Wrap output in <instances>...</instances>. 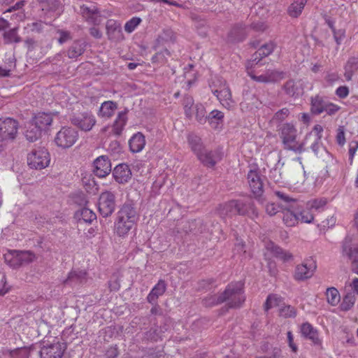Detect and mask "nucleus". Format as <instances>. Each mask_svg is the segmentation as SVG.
<instances>
[{"label": "nucleus", "mask_w": 358, "mask_h": 358, "mask_svg": "<svg viewBox=\"0 0 358 358\" xmlns=\"http://www.w3.org/2000/svg\"><path fill=\"white\" fill-rule=\"evenodd\" d=\"M278 134L281 139L283 148L296 154H301L306 150L305 138L299 142L297 140V129L292 122H286L280 125Z\"/></svg>", "instance_id": "1"}, {"label": "nucleus", "mask_w": 358, "mask_h": 358, "mask_svg": "<svg viewBox=\"0 0 358 358\" xmlns=\"http://www.w3.org/2000/svg\"><path fill=\"white\" fill-rule=\"evenodd\" d=\"M244 283L241 281L229 283L220 294V301L226 302L229 308H239L245 301Z\"/></svg>", "instance_id": "2"}, {"label": "nucleus", "mask_w": 358, "mask_h": 358, "mask_svg": "<svg viewBox=\"0 0 358 358\" xmlns=\"http://www.w3.org/2000/svg\"><path fill=\"white\" fill-rule=\"evenodd\" d=\"M248 183L251 192L257 201L263 204L266 201L264 196V180L263 176L257 169L250 170L247 175Z\"/></svg>", "instance_id": "3"}, {"label": "nucleus", "mask_w": 358, "mask_h": 358, "mask_svg": "<svg viewBox=\"0 0 358 358\" xmlns=\"http://www.w3.org/2000/svg\"><path fill=\"white\" fill-rule=\"evenodd\" d=\"M210 87L213 94L216 96L224 107L227 108L231 107L233 103L231 92L224 80L218 78L213 82Z\"/></svg>", "instance_id": "4"}, {"label": "nucleus", "mask_w": 358, "mask_h": 358, "mask_svg": "<svg viewBox=\"0 0 358 358\" xmlns=\"http://www.w3.org/2000/svg\"><path fill=\"white\" fill-rule=\"evenodd\" d=\"M50 162V154L44 147L36 148L27 155V164L31 169L41 170L47 167Z\"/></svg>", "instance_id": "5"}, {"label": "nucleus", "mask_w": 358, "mask_h": 358, "mask_svg": "<svg viewBox=\"0 0 358 358\" xmlns=\"http://www.w3.org/2000/svg\"><path fill=\"white\" fill-rule=\"evenodd\" d=\"M340 107L329 102L326 98L316 95L311 98L310 110L313 115H320L325 113L327 115H334Z\"/></svg>", "instance_id": "6"}, {"label": "nucleus", "mask_w": 358, "mask_h": 358, "mask_svg": "<svg viewBox=\"0 0 358 358\" xmlns=\"http://www.w3.org/2000/svg\"><path fill=\"white\" fill-rule=\"evenodd\" d=\"M78 138V131L69 127H63L56 134L55 142L63 149L71 148Z\"/></svg>", "instance_id": "7"}, {"label": "nucleus", "mask_w": 358, "mask_h": 358, "mask_svg": "<svg viewBox=\"0 0 358 358\" xmlns=\"http://www.w3.org/2000/svg\"><path fill=\"white\" fill-rule=\"evenodd\" d=\"M18 122L11 117H0V142L13 141L17 136Z\"/></svg>", "instance_id": "8"}, {"label": "nucleus", "mask_w": 358, "mask_h": 358, "mask_svg": "<svg viewBox=\"0 0 358 358\" xmlns=\"http://www.w3.org/2000/svg\"><path fill=\"white\" fill-rule=\"evenodd\" d=\"M115 196L110 192H102L99 199V211L103 217L110 216L115 208Z\"/></svg>", "instance_id": "9"}, {"label": "nucleus", "mask_w": 358, "mask_h": 358, "mask_svg": "<svg viewBox=\"0 0 358 358\" xmlns=\"http://www.w3.org/2000/svg\"><path fill=\"white\" fill-rule=\"evenodd\" d=\"M238 215L248 216L255 220L259 217L257 208L251 196L236 199Z\"/></svg>", "instance_id": "10"}, {"label": "nucleus", "mask_w": 358, "mask_h": 358, "mask_svg": "<svg viewBox=\"0 0 358 358\" xmlns=\"http://www.w3.org/2000/svg\"><path fill=\"white\" fill-rule=\"evenodd\" d=\"M201 163L208 168L214 167L222 158L220 149L208 150L206 148L196 156Z\"/></svg>", "instance_id": "11"}, {"label": "nucleus", "mask_w": 358, "mask_h": 358, "mask_svg": "<svg viewBox=\"0 0 358 358\" xmlns=\"http://www.w3.org/2000/svg\"><path fill=\"white\" fill-rule=\"evenodd\" d=\"M71 122L81 130L88 131L96 124V120L92 113L85 112L72 116L71 117Z\"/></svg>", "instance_id": "12"}, {"label": "nucleus", "mask_w": 358, "mask_h": 358, "mask_svg": "<svg viewBox=\"0 0 358 358\" xmlns=\"http://www.w3.org/2000/svg\"><path fill=\"white\" fill-rule=\"evenodd\" d=\"M315 262L310 260L296 266L294 278L297 281H303L310 278L316 269Z\"/></svg>", "instance_id": "13"}, {"label": "nucleus", "mask_w": 358, "mask_h": 358, "mask_svg": "<svg viewBox=\"0 0 358 358\" xmlns=\"http://www.w3.org/2000/svg\"><path fill=\"white\" fill-rule=\"evenodd\" d=\"M66 348V344L59 341L44 345L40 350L41 358H62Z\"/></svg>", "instance_id": "14"}, {"label": "nucleus", "mask_w": 358, "mask_h": 358, "mask_svg": "<svg viewBox=\"0 0 358 358\" xmlns=\"http://www.w3.org/2000/svg\"><path fill=\"white\" fill-rule=\"evenodd\" d=\"M250 77L255 81L262 83H277L285 77V73L276 69H268L262 75L256 76L252 72L249 73Z\"/></svg>", "instance_id": "15"}, {"label": "nucleus", "mask_w": 358, "mask_h": 358, "mask_svg": "<svg viewBox=\"0 0 358 358\" xmlns=\"http://www.w3.org/2000/svg\"><path fill=\"white\" fill-rule=\"evenodd\" d=\"M323 127L320 124H315L312 131L308 133L305 136L306 145L310 143V148L315 154H317L321 145Z\"/></svg>", "instance_id": "16"}, {"label": "nucleus", "mask_w": 358, "mask_h": 358, "mask_svg": "<svg viewBox=\"0 0 358 358\" xmlns=\"http://www.w3.org/2000/svg\"><path fill=\"white\" fill-rule=\"evenodd\" d=\"M117 218L136 224L138 217L134 204L131 201L125 202L118 211Z\"/></svg>", "instance_id": "17"}, {"label": "nucleus", "mask_w": 358, "mask_h": 358, "mask_svg": "<svg viewBox=\"0 0 358 358\" xmlns=\"http://www.w3.org/2000/svg\"><path fill=\"white\" fill-rule=\"evenodd\" d=\"M343 253L352 261V270L358 275V244L352 247L351 239L345 238L343 242Z\"/></svg>", "instance_id": "18"}, {"label": "nucleus", "mask_w": 358, "mask_h": 358, "mask_svg": "<svg viewBox=\"0 0 358 358\" xmlns=\"http://www.w3.org/2000/svg\"><path fill=\"white\" fill-rule=\"evenodd\" d=\"M106 34L110 41L119 42L124 39L121 24L117 20L110 19L106 24Z\"/></svg>", "instance_id": "19"}, {"label": "nucleus", "mask_w": 358, "mask_h": 358, "mask_svg": "<svg viewBox=\"0 0 358 358\" xmlns=\"http://www.w3.org/2000/svg\"><path fill=\"white\" fill-rule=\"evenodd\" d=\"M94 173L99 177L104 178L111 172V163L106 155H101L94 161Z\"/></svg>", "instance_id": "20"}, {"label": "nucleus", "mask_w": 358, "mask_h": 358, "mask_svg": "<svg viewBox=\"0 0 358 358\" xmlns=\"http://www.w3.org/2000/svg\"><path fill=\"white\" fill-rule=\"evenodd\" d=\"M249 32V28L243 23L234 24L228 34V40L232 43L243 41Z\"/></svg>", "instance_id": "21"}, {"label": "nucleus", "mask_w": 358, "mask_h": 358, "mask_svg": "<svg viewBox=\"0 0 358 358\" xmlns=\"http://www.w3.org/2000/svg\"><path fill=\"white\" fill-rule=\"evenodd\" d=\"M282 91L288 97L296 99L303 94L301 84L294 79L287 80L281 87Z\"/></svg>", "instance_id": "22"}, {"label": "nucleus", "mask_w": 358, "mask_h": 358, "mask_svg": "<svg viewBox=\"0 0 358 358\" xmlns=\"http://www.w3.org/2000/svg\"><path fill=\"white\" fill-rule=\"evenodd\" d=\"M113 176L116 182L120 184H124L131 178V171L126 164L117 165L113 171Z\"/></svg>", "instance_id": "23"}, {"label": "nucleus", "mask_w": 358, "mask_h": 358, "mask_svg": "<svg viewBox=\"0 0 358 358\" xmlns=\"http://www.w3.org/2000/svg\"><path fill=\"white\" fill-rule=\"evenodd\" d=\"M300 331L303 337L308 339L315 345H320L321 340L319 338L317 330L309 322H304L301 325Z\"/></svg>", "instance_id": "24"}, {"label": "nucleus", "mask_w": 358, "mask_h": 358, "mask_svg": "<svg viewBox=\"0 0 358 358\" xmlns=\"http://www.w3.org/2000/svg\"><path fill=\"white\" fill-rule=\"evenodd\" d=\"M297 207L298 204H292L285 206V208L282 209L285 210V212H283L282 220L287 227L294 226L298 222L299 217L297 213Z\"/></svg>", "instance_id": "25"}, {"label": "nucleus", "mask_w": 358, "mask_h": 358, "mask_svg": "<svg viewBox=\"0 0 358 358\" xmlns=\"http://www.w3.org/2000/svg\"><path fill=\"white\" fill-rule=\"evenodd\" d=\"M276 45L273 41H269L260 46L252 55V62L257 64L263 58L269 56L274 51Z\"/></svg>", "instance_id": "26"}, {"label": "nucleus", "mask_w": 358, "mask_h": 358, "mask_svg": "<svg viewBox=\"0 0 358 358\" xmlns=\"http://www.w3.org/2000/svg\"><path fill=\"white\" fill-rule=\"evenodd\" d=\"M87 272L83 270L71 271L66 279L63 282L64 285L75 286L85 282L87 281Z\"/></svg>", "instance_id": "27"}, {"label": "nucleus", "mask_w": 358, "mask_h": 358, "mask_svg": "<svg viewBox=\"0 0 358 358\" xmlns=\"http://www.w3.org/2000/svg\"><path fill=\"white\" fill-rule=\"evenodd\" d=\"M80 12L87 22L92 24L97 23L99 11L95 5H83L80 6Z\"/></svg>", "instance_id": "28"}, {"label": "nucleus", "mask_w": 358, "mask_h": 358, "mask_svg": "<svg viewBox=\"0 0 358 358\" xmlns=\"http://www.w3.org/2000/svg\"><path fill=\"white\" fill-rule=\"evenodd\" d=\"M218 212L223 219L238 215L236 199L231 200L222 205H220Z\"/></svg>", "instance_id": "29"}, {"label": "nucleus", "mask_w": 358, "mask_h": 358, "mask_svg": "<svg viewBox=\"0 0 358 358\" xmlns=\"http://www.w3.org/2000/svg\"><path fill=\"white\" fill-rule=\"evenodd\" d=\"M166 289V285L164 280H160L154 286L147 296L148 301L151 304H155L158 298L163 295Z\"/></svg>", "instance_id": "30"}, {"label": "nucleus", "mask_w": 358, "mask_h": 358, "mask_svg": "<svg viewBox=\"0 0 358 358\" xmlns=\"http://www.w3.org/2000/svg\"><path fill=\"white\" fill-rule=\"evenodd\" d=\"M86 43L82 39L76 40L67 50V56L70 59H76L85 51Z\"/></svg>", "instance_id": "31"}, {"label": "nucleus", "mask_w": 358, "mask_h": 358, "mask_svg": "<svg viewBox=\"0 0 358 358\" xmlns=\"http://www.w3.org/2000/svg\"><path fill=\"white\" fill-rule=\"evenodd\" d=\"M128 110L125 109L117 114V116L113 124L112 131L116 136H120L127 122Z\"/></svg>", "instance_id": "32"}, {"label": "nucleus", "mask_w": 358, "mask_h": 358, "mask_svg": "<svg viewBox=\"0 0 358 358\" xmlns=\"http://www.w3.org/2000/svg\"><path fill=\"white\" fill-rule=\"evenodd\" d=\"M33 123L42 131L45 130L52 122L50 113H38L33 119Z\"/></svg>", "instance_id": "33"}, {"label": "nucleus", "mask_w": 358, "mask_h": 358, "mask_svg": "<svg viewBox=\"0 0 358 358\" xmlns=\"http://www.w3.org/2000/svg\"><path fill=\"white\" fill-rule=\"evenodd\" d=\"M117 104L113 101H106L101 103L99 110L98 115L101 117L109 118L112 117L116 109Z\"/></svg>", "instance_id": "34"}, {"label": "nucleus", "mask_w": 358, "mask_h": 358, "mask_svg": "<svg viewBox=\"0 0 358 358\" xmlns=\"http://www.w3.org/2000/svg\"><path fill=\"white\" fill-rule=\"evenodd\" d=\"M187 141L192 151L196 155V156L199 155L206 148L203 144L201 138L194 134H190L188 135Z\"/></svg>", "instance_id": "35"}, {"label": "nucleus", "mask_w": 358, "mask_h": 358, "mask_svg": "<svg viewBox=\"0 0 358 358\" xmlns=\"http://www.w3.org/2000/svg\"><path fill=\"white\" fill-rule=\"evenodd\" d=\"M129 148L132 152H139L141 151L145 145V136L140 132L134 134L129 140Z\"/></svg>", "instance_id": "36"}, {"label": "nucleus", "mask_w": 358, "mask_h": 358, "mask_svg": "<svg viewBox=\"0 0 358 358\" xmlns=\"http://www.w3.org/2000/svg\"><path fill=\"white\" fill-rule=\"evenodd\" d=\"M308 0H294L287 8L288 15L296 18L301 15Z\"/></svg>", "instance_id": "37"}, {"label": "nucleus", "mask_w": 358, "mask_h": 358, "mask_svg": "<svg viewBox=\"0 0 358 358\" xmlns=\"http://www.w3.org/2000/svg\"><path fill=\"white\" fill-rule=\"evenodd\" d=\"M135 224H132L129 222L123 221L122 219L117 218L115 222V231L117 236H124L132 229Z\"/></svg>", "instance_id": "38"}, {"label": "nucleus", "mask_w": 358, "mask_h": 358, "mask_svg": "<svg viewBox=\"0 0 358 358\" xmlns=\"http://www.w3.org/2000/svg\"><path fill=\"white\" fill-rule=\"evenodd\" d=\"M17 27L4 31L3 33V39L5 44L19 43L22 41L21 37L17 34Z\"/></svg>", "instance_id": "39"}, {"label": "nucleus", "mask_w": 358, "mask_h": 358, "mask_svg": "<svg viewBox=\"0 0 358 358\" xmlns=\"http://www.w3.org/2000/svg\"><path fill=\"white\" fill-rule=\"evenodd\" d=\"M185 230L186 233L201 234L205 230V226L201 220H194L188 222Z\"/></svg>", "instance_id": "40"}, {"label": "nucleus", "mask_w": 358, "mask_h": 358, "mask_svg": "<svg viewBox=\"0 0 358 358\" xmlns=\"http://www.w3.org/2000/svg\"><path fill=\"white\" fill-rule=\"evenodd\" d=\"M42 130L35 125L33 122L25 131V137L30 142L38 140L41 136Z\"/></svg>", "instance_id": "41"}, {"label": "nucleus", "mask_w": 358, "mask_h": 358, "mask_svg": "<svg viewBox=\"0 0 358 358\" xmlns=\"http://www.w3.org/2000/svg\"><path fill=\"white\" fill-rule=\"evenodd\" d=\"M193 116H195L196 121L203 124L207 122V115L206 108L201 103H196L194 106Z\"/></svg>", "instance_id": "42"}, {"label": "nucleus", "mask_w": 358, "mask_h": 358, "mask_svg": "<svg viewBox=\"0 0 358 358\" xmlns=\"http://www.w3.org/2000/svg\"><path fill=\"white\" fill-rule=\"evenodd\" d=\"M207 117L208 123L215 128L222 122L224 113L218 110H213L207 115Z\"/></svg>", "instance_id": "43"}, {"label": "nucleus", "mask_w": 358, "mask_h": 358, "mask_svg": "<svg viewBox=\"0 0 358 358\" xmlns=\"http://www.w3.org/2000/svg\"><path fill=\"white\" fill-rule=\"evenodd\" d=\"M182 106L185 110V114L188 119L193 117V112L194 101L192 96L189 95H185L182 99Z\"/></svg>", "instance_id": "44"}, {"label": "nucleus", "mask_w": 358, "mask_h": 358, "mask_svg": "<svg viewBox=\"0 0 358 358\" xmlns=\"http://www.w3.org/2000/svg\"><path fill=\"white\" fill-rule=\"evenodd\" d=\"M327 302L331 306H336L340 301V294L335 287L327 288L326 291Z\"/></svg>", "instance_id": "45"}, {"label": "nucleus", "mask_w": 358, "mask_h": 358, "mask_svg": "<svg viewBox=\"0 0 358 358\" xmlns=\"http://www.w3.org/2000/svg\"><path fill=\"white\" fill-rule=\"evenodd\" d=\"M272 252L275 257L284 262L290 261L293 258L292 255L289 252L285 250L277 245L272 247Z\"/></svg>", "instance_id": "46"}, {"label": "nucleus", "mask_w": 358, "mask_h": 358, "mask_svg": "<svg viewBox=\"0 0 358 358\" xmlns=\"http://www.w3.org/2000/svg\"><path fill=\"white\" fill-rule=\"evenodd\" d=\"M3 355H8L11 358H28L29 351L25 348H16L15 350H5Z\"/></svg>", "instance_id": "47"}, {"label": "nucleus", "mask_w": 358, "mask_h": 358, "mask_svg": "<svg viewBox=\"0 0 358 358\" xmlns=\"http://www.w3.org/2000/svg\"><path fill=\"white\" fill-rule=\"evenodd\" d=\"M356 301L355 295L353 293H348L345 295L341 304V309L344 311L350 310Z\"/></svg>", "instance_id": "48"}, {"label": "nucleus", "mask_w": 358, "mask_h": 358, "mask_svg": "<svg viewBox=\"0 0 358 358\" xmlns=\"http://www.w3.org/2000/svg\"><path fill=\"white\" fill-rule=\"evenodd\" d=\"M275 194L281 200V203L279 204L281 209L285 208V206L296 205L298 204L297 201L292 198H290L288 195L280 191L275 192Z\"/></svg>", "instance_id": "49"}, {"label": "nucleus", "mask_w": 358, "mask_h": 358, "mask_svg": "<svg viewBox=\"0 0 358 358\" xmlns=\"http://www.w3.org/2000/svg\"><path fill=\"white\" fill-rule=\"evenodd\" d=\"M326 205L327 200L325 199H316L307 203V208L321 212L324 210Z\"/></svg>", "instance_id": "50"}, {"label": "nucleus", "mask_w": 358, "mask_h": 358, "mask_svg": "<svg viewBox=\"0 0 358 358\" xmlns=\"http://www.w3.org/2000/svg\"><path fill=\"white\" fill-rule=\"evenodd\" d=\"M6 262H8L9 266L13 268H18L22 266L21 261H20L17 251H14L13 253L5 257Z\"/></svg>", "instance_id": "51"}, {"label": "nucleus", "mask_w": 358, "mask_h": 358, "mask_svg": "<svg viewBox=\"0 0 358 358\" xmlns=\"http://www.w3.org/2000/svg\"><path fill=\"white\" fill-rule=\"evenodd\" d=\"M17 253L22 265L32 262L36 258L34 253L29 250L17 251Z\"/></svg>", "instance_id": "52"}, {"label": "nucleus", "mask_w": 358, "mask_h": 358, "mask_svg": "<svg viewBox=\"0 0 358 358\" xmlns=\"http://www.w3.org/2000/svg\"><path fill=\"white\" fill-rule=\"evenodd\" d=\"M310 210L309 208H307L306 210H300L298 206L297 213L299 217V221L300 220L301 222L304 223H311L314 220V217L313 215L310 212Z\"/></svg>", "instance_id": "53"}, {"label": "nucleus", "mask_w": 358, "mask_h": 358, "mask_svg": "<svg viewBox=\"0 0 358 358\" xmlns=\"http://www.w3.org/2000/svg\"><path fill=\"white\" fill-rule=\"evenodd\" d=\"M56 33L59 35L57 42L60 45H62L73 38L71 32L68 30L58 29H57Z\"/></svg>", "instance_id": "54"}, {"label": "nucleus", "mask_w": 358, "mask_h": 358, "mask_svg": "<svg viewBox=\"0 0 358 358\" xmlns=\"http://www.w3.org/2000/svg\"><path fill=\"white\" fill-rule=\"evenodd\" d=\"M81 220L85 222L91 223L96 219V214L89 208H84L80 211Z\"/></svg>", "instance_id": "55"}, {"label": "nucleus", "mask_w": 358, "mask_h": 358, "mask_svg": "<svg viewBox=\"0 0 358 358\" xmlns=\"http://www.w3.org/2000/svg\"><path fill=\"white\" fill-rule=\"evenodd\" d=\"M42 5L43 10H55L59 6L58 0H37Z\"/></svg>", "instance_id": "56"}, {"label": "nucleus", "mask_w": 358, "mask_h": 358, "mask_svg": "<svg viewBox=\"0 0 358 358\" xmlns=\"http://www.w3.org/2000/svg\"><path fill=\"white\" fill-rule=\"evenodd\" d=\"M141 19L138 17H134L129 21H127L124 25V30L127 33H131L137 27V26L141 22Z\"/></svg>", "instance_id": "57"}, {"label": "nucleus", "mask_w": 358, "mask_h": 358, "mask_svg": "<svg viewBox=\"0 0 358 358\" xmlns=\"http://www.w3.org/2000/svg\"><path fill=\"white\" fill-rule=\"evenodd\" d=\"M222 303L223 301H220V294L208 296L203 299V304L205 306H213Z\"/></svg>", "instance_id": "58"}, {"label": "nucleus", "mask_w": 358, "mask_h": 358, "mask_svg": "<svg viewBox=\"0 0 358 358\" xmlns=\"http://www.w3.org/2000/svg\"><path fill=\"white\" fill-rule=\"evenodd\" d=\"M289 115V110L287 108H283L277 111L273 117L274 122H281L284 121Z\"/></svg>", "instance_id": "59"}, {"label": "nucleus", "mask_w": 358, "mask_h": 358, "mask_svg": "<svg viewBox=\"0 0 358 358\" xmlns=\"http://www.w3.org/2000/svg\"><path fill=\"white\" fill-rule=\"evenodd\" d=\"M45 26V23L42 21L34 22L27 24V27L32 32L42 33Z\"/></svg>", "instance_id": "60"}, {"label": "nucleus", "mask_w": 358, "mask_h": 358, "mask_svg": "<svg viewBox=\"0 0 358 358\" xmlns=\"http://www.w3.org/2000/svg\"><path fill=\"white\" fill-rule=\"evenodd\" d=\"M280 314L285 317H295L296 315V309L291 306H285L280 308Z\"/></svg>", "instance_id": "61"}, {"label": "nucleus", "mask_w": 358, "mask_h": 358, "mask_svg": "<svg viewBox=\"0 0 358 358\" xmlns=\"http://www.w3.org/2000/svg\"><path fill=\"white\" fill-rule=\"evenodd\" d=\"M278 305V299L274 295H268L264 303L265 310L268 311L269 309Z\"/></svg>", "instance_id": "62"}, {"label": "nucleus", "mask_w": 358, "mask_h": 358, "mask_svg": "<svg viewBox=\"0 0 358 358\" xmlns=\"http://www.w3.org/2000/svg\"><path fill=\"white\" fill-rule=\"evenodd\" d=\"M119 355V350L117 346H110L106 351L105 356L106 358H117Z\"/></svg>", "instance_id": "63"}, {"label": "nucleus", "mask_w": 358, "mask_h": 358, "mask_svg": "<svg viewBox=\"0 0 358 358\" xmlns=\"http://www.w3.org/2000/svg\"><path fill=\"white\" fill-rule=\"evenodd\" d=\"M336 141L338 145H343L345 143L344 127L340 126L337 129Z\"/></svg>", "instance_id": "64"}]
</instances>
